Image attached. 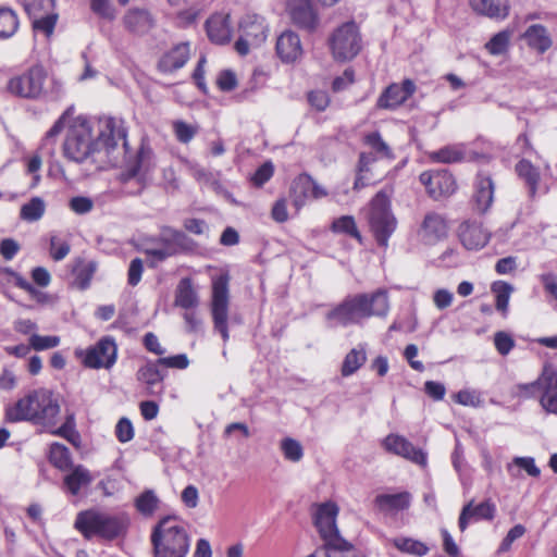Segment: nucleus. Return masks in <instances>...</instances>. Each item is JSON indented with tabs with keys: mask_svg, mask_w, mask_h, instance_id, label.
I'll return each instance as SVG.
<instances>
[{
	"mask_svg": "<svg viewBox=\"0 0 557 557\" xmlns=\"http://www.w3.org/2000/svg\"><path fill=\"white\" fill-rule=\"evenodd\" d=\"M429 156L432 161L440 163L460 162L466 157V146L463 144L447 145Z\"/></svg>",
	"mask_w": 557,
	"mask_h": 557,
	"instance_id": "f704fd0d",
	"label": "nucleus"
},
{
	"mask_svg": "<svg viewBox=\"0 0 557 557\" xmlns=\"http://www.w3.org/2000/svg\"><path fill=\"white\" fill-rule=\"evenodd\" d=\"M331 230L334 233L346 234L361 242V234L357 228L354 216L351 215H343L335 219L331 225Z\"/></svg>",
	"mask_w": 557,
	"mask_h": 557,
	"instance_id": "a18cd8bd",
	"label": "nucleus"
},
{
	"mask_svg": "<svg viewBox=\"0 0 557 557\" xmlns=\"http://www.w3.org/2000/svg\"><path fill=\"white\" fill-rule=\"evenodd\" d=\"M206 30L209 39L216 45L230 42L232 38V26L230 14L215 13L206 22Z\"/></svg>",
	"mask_w": 557,
	"mask_h": 557,
	"instance_id": "b1692460",
	"label": "nucleus"
},
{
	"mask_svg": "<svg viewBox=\"0 0 557 557\" xmlns=\"http://www.w3.org/2000/svg\"><path fill=\"white\" fill-rule=\"evenodd\" d=\"M456 403L462 406H469L473 408L481 407L483 399L479 392L473 389H461L455 395Z\"/></svg>",
	"mask_w": 557,
	"mask_h": 557,
	"instance_id": "5fc2aeb1",
	"label": "nucleus"
},
{
	"mask_svg": "<svg viewBox=\"0 0 557 557\" xmlns=\"http://www.w3.org/2000/svg\"><path fill=\"white\" fill-rule=\"evenodd\" d=\"M182 317L187 333H199L202 331V320L196 309L185 310Z\"/></svg>",
	"mask_w": 557,
	"mask_h": 557,
	"instance_id": "6e6d98bb",
	"label": "nucleus"
},
{
	"mask_svg": "<svg viewBox=\"0 0 557 557\" xmlns=\"http://www.w3.org/2000/svg\"><path fill=\"white\" fill-rule=\"evenodd\" d=\"M174 306L184 310L197 309L199 297L189 278H182L175 289Z\"/></svg>",
	"mask_w": 557,
	"mask_h": 557,
	"instance_id": "7c9ffc66",
	"label": "nucleus"
},
{
	"mask_svg": "<svg viewBox=\"0 0 557 557\" xmlns=\"http://www.w3.org/2000/svg\"><path fill=\"white\" fill-rule=\"evenodd\" d=\"M274 169L271 162H265L255 172L252 182L256 186H262L273 175Z\"/></svg>",
	"mask_w": 557,
	"mask_h": 557,
	"instance_id": "69168bd1",
	"label": "nucleus"
},
{
	"mask_svg": "<svg viewBox=\"0 0 557 557\" xmlns=\"http://www.w3.org/2000/svg\"><path fill=\"white\" fill-rule=\"evenodd\" d=\"M59 413L58 400L46 388L29 392L5 409V418L10 422L30 421L44 426H53Z\"/></svg>",
	"mask_w": 557,
	"mask_h": 557,
	"instance_id": "7ed1b4c3",
	"label": "nucleus"
},
{
	"mask_svg": "<svg viewBox=\"0 0 557 557\" xmlns=\"http://www.w3.org/2000/svg\"><path fill=\"white\" fill-rule=\"evenodd\" d=\"M60 337L55 335L33 334L29 338L30 347L36 351L47 350L60 345Z\"/></svg>",
	"mask_w": 557,
	"mask_h": 557,
	"instance_id": "864d4df0",
	"label": "nucleus"
},
{
	"mask_svg": "<svg viewBox=\"0 0 557 557\" xmlns=\"http://www.w3.org/2000/svg\"><path fill=\"white\" fill-rule=\"evenodd\" d=\"M20 26L17 13L9 7H0V39H9L15 35Z\"/></svg>",
	"mask_w": 557,
	"mask_h": 557,
	"instance_id": "c9c22d12",
	"label": "nucleus"
},
{
	"mask_svg": "<svg viewBox=\"0 0 557 557\" xmlns=\"http://www.w3.org/2000/svg\"><path fill=\"white\" fill-rule=\"evenodd\" d=\"M512 33L508 29L495 34L486 44L485 49L492 55H499L507 51Z\"/></svg>",
	"mask_w": 557,
	"mask_h": 557,
	"instance_id": "49530a36",
	"label": "nucleus"
},
{
	"mask_svg": "<svg viewBox=\"0 0 557 557\" xmlns=\"http://www.w3.org/2000/svg\"><path fill=\"white\" fill-rule=\"evenodd\" d=\"M8 90L25 99H58L63 94V83L48 74L42 65H33L8 82Z\"/></svg>",
	"mask_w": 557,
	"mask_h": 557,
	"instance_id": "39448f33",
	"label": "nucleus"
},
{
	"mask_svg": "<svg viewBox=\"0 0 557 557\" xmlns=\"http://www.w3.org/2000/svg\"><path fill=\"white\" fill-rule=\"evenodd\" d=\"M74 107H69L62 115L55 121L52 127L46 133V136L42 141V146H47L49 144H54L55 138L62 132L65 124L69 125V121L73 117Z\"/></svg>",
	"mask_w": 557,
	"mask_h": 557,
	"instance_id": "09e8293b",
	"label": "nucleus"
},
{
	"mask_svg": "<svg viewBox=\"0 0 557 557\" xmlns=\"http://www.w3.org/2000/svg\"><path fill=\"white\" fill-rule=\"evenodd\" d=\"M494 345L500 355L506 356L513 348L515 342L508 333L500 331L494 335Z\"/></svg>",
	"mask_w": 557,
	"mask_h": 557,
	"instance_id": "13d9d810",
	"label": "nucleus"
},
{
	"mask_svg": "<svg viewBox=\"0 0 557 557\" xmlns=\"http://www.w3.org/2000/svg\"><path fill=\"white\" fill-rule=\"evenodd\" d=\"M54 0H26L25 9L28 14L52 11Z\"/></svg>",
	"mask_w": 557,
	"mask_h": 557,
	"instance_id": "680f3d73",
	"label": "nucleus"
},
{
	"mask_svg": "<svg viewBox=\"0 0 557 557\" xmlns=\"http://www.w3.org/2000/svg\"><path fill=\"white\" fill-rule=\"evenodd\" d=\"M240 35L248 38L253 47L261 46L268 37L265 20L255 13H248L240 20Z\"/></svg>",
	"mask_w": 557,
	"mask_h": 557,
	"instance_id": "412c9836",
	"label": "nucleus"
},
{
	"mask_svg": "<svg viewBox=\"0 0 557 557\" xmlns=\"http://www.w3.org/2000/svg\"><path fill=\"white\" fill-rule=\"evenodd\" d=\"M115 434L121 443H127L134 437V428L132 422L127 418L119 420L115 426Z\"/></svg>",
	"mask_w": 557,
	"mask_h": 557,
	"instance_id": "bf43d9fd",
	"label": "nucleus"
},
{
	"mask_svg": "<svg viewBox=\"0 0 557 557\" xmlns=\"http://www.w3.org/2000/svg\"><path fill=\"white\" fill-rule=\"evenodd\" d=\"M158 503L159 499L153 493V491L148 490L136 498L135 505L140 513L145 516H150L157 509Z\"/></svg>",
	"mask_w": 557,
	"mask_h": 557,
	"instance_id": "3c124183",
	"label": "nucleus"
},
{
	"mask_svg": "<svg viewBox=\"0 0 557 557\" xmlns=\"http://www.w3.org/2000/svg\"><path fill=\"white\" fill-rule=\"evenodd\" d=\"M364 213L377 244L387 247L388 239L397 226L396 218L391 211L388 197L383 191L377 193Z\"/></svg>",
	"mask_w": 557,
	"mask_h": 557,
	"instance_id": "0eeeda50",
	"label": "nucleus"
},
{
	"mask_svg": "<svg viewBox=\"0 0 557 557\" xmlns=\"http://www.w3.org/2000/svg\"><path fill=\"white\" fill-rule=\"evenodd\" d=\"M325 557H363L357 548H355L346 540L335 539L334 542L325 545Z\"/></svg>",
	"mask_w": 557,
	"mask_h": 557,
	"instance_id": "4c0bfd02",
	"label": "nucleus"
},
{
	"mask_svg": "<svg viewBox=\"0 0 557 557\" xmlns=\"http://www.w3.org/2000/svg\"><path fill=\"white\" fill-rule=\"evenodd\" d=\"M329 48L335 61L346 62L356 58L362 49V37L355 22H346L329 37Z\"/></svg>",
	"mask_w": 557,
	"mask_h": 557,
	"instance_id": "6e6552de",
	"label": "nucleus"
},
{
	"mask_svg": "<svg viewBox=\"0 0 557 557\" xmlns=\"http://www.w3.org/2000/svg\"><path fill=\"white\" fill-rule=\"evenodd\" d=\"M309 103L318 111H323L330 103V98L325 91L314 90L308 95Z\"/></svg>",
	"mask_w": 557,
	"mask_h": 557,
	"instance_id": "338daca9",
	"label": "nucleus"
},
{
	"mask_svg": "<svg viewBox=\"0 0 557 557\" xmlns=\"http://www.w3.org/2000/svg\"><path fill=\"white\" fill-rule=\"evenodd\" d=\"M275 50L277 57L284 63H294L302 55L300 37L293 30L283 32L276 39Z\"/></svg>",
	"mask_w": 557,
	"mask_h": 557,
	"instance_id": "6ab92c4d",
	"label": "nucleus"
},
{
	"mask_svg": "<svg viewBox=\"0 0 557 557\" xmlns=\"http://www.w3.org/2000/svg\"><path fill=\"white\" fill-rule=\"evenodd\" d=\"M522 37L525 39L530 48L539 51L540 53H544L553 45L547 29L540 24H534L528 27Z\"/></svg>",
	"mask_w": 557,
	"mask_h": 557,
	"instance_id": "2f4dec72",
	"label": "nucleus"
},
{
	"mask_svg": "<svg viewBox=\"0 0 557 557\" xmlns=\"http://www.w3.org/2000/svg\"><path fill=\"white\" fill-rule=\"evenodd\" d=\"M190 535L174 516L159 520L150 535L152 557H186L190 549Z\"/></svg>",
	"mask_w": 557,
	"mask_h": 557,
	"instance_id": "20e7f679",
	"label": "nucleus"
},
{
	"mask_svg": "<svg viewBox=\"0 0 557 557\" xmlns=\"http://www.w3.org/2000/svg\"><path fill=\"white\" fill-rule=\"evenodd\" d=\"M280 449L284 458L290 462H299L304 457L301 443L293 437H284L280 442Z\"/></svg>",
	"mask_w": 557,
	"mask_h": 557,
	"instance_id": "37998d69",
	"label": "nucleus"
},
{
	"mask_svg": "<svg viewBox=\"0 0 557 557\" xmlns=\"http://www.w3.org/2000/svg\"><path fill=\"white\" fill-rule=\"evenodd\" d=\"M158 363L168 368L186 369L189 366L187 355L180 354L171 357H163L158 359Z\"/></svg>",
	"mask_w": 557,
	"mask_h": 557,
	"instance_id": "0e129e2a",
	"label": "nucleus"
},
{
	"mask_svg": "<svg viewBox=\"0 0 557 557\" xmlns=\"http://www.w3.org/2000/svg\"><path fill=\"white\" fill-rule=\"evenodd\" d=\"M525 533V528L522 525V524H516L515 527H512L507 535L504 537V540L502 541L500 545H499V548H498V553H505V552H508L512 545V543L520 539L521 536H523V534Z\"/></svg>",
	"mask_w": 557,
	"mask_h": 557,
	"instance_id": "4d7b16f0",
	"label": "nucleus"
},
{
	"mask_svg": "<svg viewBox=\"0 0 557 557\" xmlns=\"http://www.w3.org/2000/svg\"><path fill=\"white\" fill-rule=\"evenodd\" d=\"M470 5L473 11L490 18L505 20L509 14L508 0H470Z\"/></svg>",
	"mask_w": 557,
	"mask_h": 557,
	"instance_id": "cd10ccee",
	"label": "nucleus"
},
{
	"mask_svg": "<svg viewBox=\"0 0 557 557\" xmlns=\"http://www.w3.org/2000/svg\"><path fill=\"white\" fill-rule=\"evenodd\" d=\"M411 495L408 492L397 494H380L374 499L377 510L384 513H396L410 506Z\"/></svg>",
	"mask_w": 557,
	"mask_h": 557,
	"instance_id": "a878e982",
	"label": "nucleus"
},
{
	"mask_svg": "<svg viewBox=\"0 0 557 557\" xmlns=\"http://www.w3.org/2000/svg\"><path fill=\"white\" fill-rule=\"evenodd\" d=\"M50 462L58 469L65 471L72 467V458L66 446L60 443H52L49 451Z\"/></svg>",
	"mask_w": 557,
	"mask_h": 557,
	"instance_id": "ea45409f",
	"label": "nucleus"
},
{
	"mask_svg": "<svg viewBox=\"0 0 557 557\" xmlns=\"http://www.w3.org/2000/svg\"><path fill=\"white\" fill-rule=\"evenodd\" d=\"M152 166L151 150L148 147L141 146L136 158L129 161L125 170L121 173V181L123 183L135 181L138 185L137 193H139L146 185L148 173L151 171Z\"/></svg>",
	"mask_w": 557,
	"mask_h": 557,
	"instance_id": "9b49d317",
	"label": "nucleus"
},
{
	"mask_svg": "<svg viewBox=\"0 0 557 557\" xmlns=\"http://www.w3.org/2000/svg\"><path fill=\"white\" fill-rule=\"evenodd\" d=\"M20 250V245L12 238H4L0 243V253L5 260H12Z\"/></svg>",
	"mask_w": 557,
	"mask_h": 557,
	"instance_id": "774afa93",
	"label": "nucleus"
},
{
	"mask_svg": "<svg viewBox=\"0 0 557 557\" xmlns=\"http://www.w3.org/2000/svg\"><path fill=\"white\" fill-rule=\"evenodd\" d=\"M384 448L419 466H426V454L414 447L407 438L397 434H389L383 442Z\"/></svg>",
	"mask_w": 557,
	"mask_h": 557,
	"instance_id": "2eb2a0df",
	"label": "nucleus"
},
{
	"mask_svg": "<svg viewBox=\"0 0 557 557\" xmlns=\"http://www.w3.org/2000/svg\"><path fill=\"white\" fill-rule=\"evenodd\" d=\"M69 470L71 471L64 476L63 484L71 495L76 496L83 488L91 484L94 478L90 471L82 465L71 467Z\"/></svg>",
	"mask_w": 557,
	"mask_h": 557,
	"instance_id": "bb28decb",
	"label": "nucleus"
},
{
	"mask_svg": "<svg viewBox=\"0 0 557 557\" xmlns=\"http://www.w3.org/2000/svg\"><path fill=\"white\" fill-rule=\"evenodd\" d=\"M542 385H543V382H542V374H541L539 376V379L535 380L534 382L516 384L511 388V395L515 398H519V399L539 398L540 389H541Z\"/></svg>",
	"mask_w": 557,
	"mask_h": 557,
	"instance_id": "c03bdc74",
	"label": "nucleus"
},
{
	"mask_svg": "<svg viewBox=\"0 0 557 557\" xmlns=\"http://www.w3.org/2000/svg\"><path fill=\"white\" fill-rule=\"evenodd\" d=\"M337 515L338 507L333 502H326L319 505L315 511L314 522L324 541V545L334 542L335 539H342L336 527Z\"/></svg>",
	"mask_w": 557,
	"mask_h": 557,
	"instance_id": "ddd939ff",
	"label": "nucleus"
},
{
	"mask_svg": "<svg viewBox=\"0 0 557 557\" xmlns=\"http://www.w3.org/2000/svg\"><path fill=\"white\" fill-rule=\"evenodd\" d=\"M90 8L92 12L103 18L113 20L115 16L114 10L111 8L109 0H91Z\"/></svg>",
	"mask_w": 557,
	"mask_h": 557,
	"instance_id": "e2e57ef3",
	"label": "nucleus"
},
{
	"mask_svg": "<svg viewBox=\"0 0 557 557\" xmlns=\"http://www.w3.org/2000/svg\"><path fill=\"white\" fill-rule=\"evenodd\" d=\"M420 182L434 199L449 196L456 190V182L447 171L423 172L420 174Z\"/></svg>",
	"mask_w": 557,
	"mask_h": 557,
	"instance_id": "dca6fc26",
	"label": "nucleus"
},
{
	"mask_svg": "<svg viewBox=\"0 0 557 557\" xmlns=\"http://www.w3.org/2000/svg\"><path fill=\"white\" fill-rule=\"evenodd\" d=\"M82 358L85 367L90 369H110L114 366L117 357V346L115 341L110 336L100 338L96 345L76 351Z\"/></svg>",
	"mask_w": 557,
	"mask_h": 557,
	"instance_id": "9d476101",
	"label": "nucleus"
},
{
	"mask_svg": "<svg viewBox=\"0 0 557 557\" xmlns=\"http://www.w3.org/2000/svg\"><path fill=\"white\" fill-rule=\"evenodd\" d=\"M46 212V203L40 197H33L24 203L20 210V218L26 222H36L40 220Z\"/></svg>",
	"mask_w": 557,
	"mask_h": 557,
	"instance_id": "58836bf2",
	"label": "nucleus"
},
{
	"mask_svg": "<svg viewBox=\"0 0 557 557\" xmlns=\"http://www.w3.org/2000/svg\"><path fill=\"white\" fill-rule=\"evenodd\" d=\"M364 143L376 153L377 158H387V159L393 158L391 148L383 140L380 133L373 132V133L366 135Z\"/></svg>",
	"mask_w": 557,
	"mask_h": 557,
	"instance_id": "8fccbe9b",
	"label": "nucleus"
},
{
	"mask_svg": "<svg viewBox=\"0 0 557 557\" xmlns=\"http://www.w3.org/2000/svg\"><path fill=\"white\" fill-rule=\"evenodd\" d=\"M293 24L308 33H313L320 25V17L310 0H288L286 7Z\"/></svg>",
	"mask_w": 557,
	"mask_h": 557,
	"instance_id": "f8f14e48",
	"label": "nucleus"
},
{
	"mask_svg": "<svg viewBox=\"0 0 557 557\" xmlns=\"http://www.w3.org/2000/svg\"><path fill=\"white\" fill-rule=\"evenodd\" d=\"M492 292L495 294V307L498 311H500L504 315H506L509 305V299L511 293L513 292V287L511 284L498 281L492 285Z\"/></svg>",
	"mask_w": 557,
	"mask_h": 557,
	"instance_id": "a19ab883",
	"label": "nucleus"
},
{
	"mask_svg": "<svg viewBox=\"0 0 557 557\" xmlns=\"http://www.w3.org/2000/svg\"><path fill=\"white\" fill-rule=\"evenodd\" d=\"M228 276L220 275L212 281L211 314L214 329L221 334L224 342L228 341Z\"/></svg>",
	"mask_w": 557,
	"mask_h": 557,
	"instance_id": "1a4fd4ad",
	"label": "nucleus"
},
{
	"mask_svg": "<svg viewBox=\"0 0 557 557\" xmlns=\"http://www.w3.org/2000/svg\"><path fill=\"white\" fill-rule=\"evenodd\" d=\"M367 361L366 344H358L350 349L342 363L341 373L344 377L356 373Z\"/></svg>",
	"mask_w": 557,
	"mask_h": 557,
	"instance_id": "473e14b6",
	"label": "nucleus"
},
{
	"mask_svg": "<svg viewBox=\"0 0 557 557\" xmlns=\"http://www.w3.org/2000/svg\"><path fill=\"white\" fill-rule=\"evenodd\" d=\"M543 385L540 389L541 406L550 413L557 414V373L554 369L545 367L542 372Z\"/></svg>",
	"mask_w": 557,
	"mask_h": 557,
	"instance_id": "5701e85b",
	"label": "nucleus"
},
{
	"mask_svg": "<svg viewBox=\"0 0 557 557\" xmlns=\"http://www.w3.org/2000/svg\"><path fill=\"white\" fill-rule=\"evenodd\" d=\"M190 48L188 42H182L165 53L159 61V69L162 72L170 73L181 69L189 59Z\"/></svg>",
	"mask_w": 557,
	"mask_h": 557,
	"instance_id": "c85d7f7f",
	"label": "nucleus"
},
{
	"mask_svg": "<svg viewBox=\"0 0 557 557\" xmlns=\"http://www.w3.org/2000/svg\"><path fill=\"white\" fill-rule=\"evenodd\" d=\"M416 91V85L411 79H405L400 85H389L377 100V107L382 109H395L404 103Z\"/></svg>",
	"mask_w": 557,
	"mask_h": 557,
	"instance_id": "aec40b11",
	"label": "nucleus"
},
{
	"mask_svg": "<svg viewBox=\"0 0 557 557\" xmlns=\"http://www.w3.org/2000/svg\"><path fill=\"white\" fill-rule=\"evenodd\" d=\"M29 16L33 18V27L35 30L42 32L47 37L52 35L58 20L55 13L49 11L39 14H29Z\"/></svg>",
	"mask_w": 557,
	"mask_h": 557,
	"instance_id": "79ce46f5",
	"label": "nucleus"
},
{
	"mask_svg": "<svg viewBox=\"0 0 557 557\" xmlns=\"http://www.w3.org/2000/svg\"><path fill=\"white\" fill-rule=\"evenodd\" d=\"M125 27L134 34H146L153 26V20L148 11L131 9L123 17Z\"/></svg>",
	"mask_w": 557,
	"mask_h": 557,
	"instance_id": "c756f323",
	"label": "nucleus"
},
{
	"mask_svg": "<svg viewBox=\"0 0 557 557\" xmlns=\"http://www.w3.org/2000/svg\"><path fill=\"white\" fill-rule=\"evenodd\" d=\"M289 196H290L293 206L295 207L296 211L299 212L300 209L311 198L310 176L306 175V174L299 175L293 182Z\"/></svg>",
	"mask_w": 557,
	"mask_h": 557,
	"instance_id": "72a5a7b5",
	"label": "nucleus"
},
{
	"mask_svg": "<svg viewBox=\"0 0 557 557\" xmlns=\"http://www.w3.org/2000/svg\"><path fill=\"white\" fill-rule=\"evenodd\" d=\"M173 131L176 139L182 144H188L198 133V126L184 121L173 122Z\"/></svg>",
	"mask_w": 557,
	"mask_h": 557,
	"instance_id": "603ef678",
	"label": "nucleus"
},
{
	"mask_svg": "<svg viewBox=\"0 0 557 557\" xmlns=\"http://www.w3.org/2000/svg\"><path fill=\"white\" fill-rule=\"evenodd\" d=\"M159 364L158 360L156 362L148 361L141 366L136 373L137 381L145 385L148 395L162 393V381L164 376L158 368Z\"/></svg>",
	"mask_w": 557,
	"mask_h": 557,
	"instance_id": "393cba45",
	"label": "nucleus"
},
{
	"mask_svg": "<svg viewBox=\"0 0 557 557\" xmlns=\"http://www.w3.org/2000/svg\"><path fill=\"white\" fill-rule=\"evenodd\" d=\"M389 311L388 295L385 289L371 294L362 293L346 297L327 312L326 319L333 326L359 324L371 317H386Z\"/></svg>",
	"mask_w": 557,
	"mask_h": 557,
	"instance_id": "f03ea898",
	"label": "nucleus"
},
{
	"mask_svg": "<svg viewBox=\"0 0 557 557\" xmlns=\"http://www.w3.org/2000/svg\"><path fill=\"white\" fill-rule=\"evenodd\" d=\"M494 182L483 173H479L473 183L472 205L479 213H485L494 201Z\"/></svg>",
	"mask_w": 557,
	"mask_h": 557,
	"instance_id": "a211bd4d",
	"label": "nucleus"
},
{
	"mask_svg": "<svg viewBox=\"0 0 557 557\" xmlns=\"http://www.w3.org/2000/svg\"><path fill=\"white\" fill-rule=\"evenodd\" d=\"M125 137L121 122L112 116L94 120L77 115L69 121L63 154L76 163L95 160L102 152L110 158L121 141L126 145Z\"/></svg>",
	"mask_w": 557,
	"mask_h": 557,
	"instance_id": "f257e3e1",
	"label": "nucleus"
},
{
	"mask_svg": "<svg viewBox=\"0 0 557 557\" xmlns=\"http://www.w3.org/2000/svg\"><path fill=\"white\" fill-rule=\"evenodd\" d=\"M127 523L126 517L88 509L77 513L74 528L87 540L92 536L112 540L125 532Z\"/></svg>",
	"mask_w": 557,
	"mask_h": 557,
	"instance_id": "423d86ee",
	"label": "nucleus"
},
{
	"mask_svg": "<svg viewBox=\"0 0 557 557\" xmlns=\"http://www.w3.org/2000/svg\"><path fill=\"white\" fill-rule=\"evenodd\" d=\"M516 172L520 178L524 180L529 186L530 194L534 196L540 181L539 170L530 161L523 159L517 163Z\"/></svg>",
	"mask_w": 557,
	"mask_h": 557,
	"instance_id": "e433bc0d",
	"label": "nucleus"
},
{
	"mask_svg": "<svg viewBox=\"0 0 557 557\" xmlns=\"http://www.w3.org/2000/svg\"><path fill=\"white\" fill-rule=\"evenodd\" d=\"M495 511L496 507L491 500H485L479 505H474L471 500L461 509L458 527L463 532L471 521L492 520Z\"/></svg>",
	"mask_w": 557,
	"mask_h": 557,
	"instance_id": "4be33fe9",
	"label": "nucleus"
},
{
	"mask_svg": "<svg viewBox=\"0 0 557 557\" xmlns=\"http://www.w3.org/2000/svg\"><path fill=\"white\" fill-rule=\"evenodd\" d=\"M70 252V245L66 242L59 243L55 236L50 239V255L53 260L61 261Z\"/></svg>",
	"mask_w": 557,
	"mask_h": 557,
	"instance_id": "052dcab7",
	"label": "nucleus"
},
{
	"mask_svg": "<svg viewBox=\"0 0 557 557\" xmlns=\"http://www.w3.org/2000/svg\"><path fill=\"white\" fill-rule=\"evenodd\" d=\"M448 224L446 219L436 212L424 215L418 230V236L425 245H434L447 237Z\"/></svg>",
	"mask_w": 557,
	"mask_h": 557,
	"instance_id": "4468645a",
	"label": "nucleus"
},
{
	"mask_svg": "<svg viewBox=\"0 0 557 557\" xmlns=\"http://www.w3.org/2000/svg\"><path fill=\"white\" fill-rule=\"evenodd\" d=\"M393 544L400 552L411 554L418 557L424 556L429 550L425 544L409 537L394 539Z\"/></svg>",
	"mask_w": 557,
	"mask_h": 557,
	"instance_id": "de8ad7c7",
	"label": "nucleus"
},
{
	"mask_svg": "<svg viewBox=\"0 0 557 557\" xmlns=\"http://www.w3.org/2000/svg\"><path fill=\"white\" fill-rule=\"evenodd\" d=\"M458 235L468 250H479L486 246L491 233L479 222L466 221L460 224Z\"/></svg>",
	"mask_w": 557,
	"mask_h": 557,
	"instance_id": "f3484780",
	"label": "nucleus"
}]
</instances>
